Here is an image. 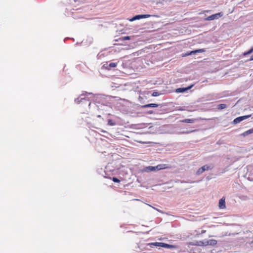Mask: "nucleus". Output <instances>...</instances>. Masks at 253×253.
<instances>
[{
	"label": "nucleus",
	"mask_w": 253,
	"mask_h": 253,
	"mask_svg": "<svg viewBox=\"0 0 253 253\" xmlns=\"http://www.w3.org/2000/svg\"><path fill=\"white\" fill-rule=\"evenodd\" d=\"M151 16V15L149 14H143V15H136L135 16L133 17L131 19H130V21H133L136 19H139L141 18H149Z\"/></svg>",
	"instance_id": "6"
},
{
	"label": "nucleus",
	"mask_w": 253,
	"mask_h": 253,
	"mask_svg": "<svg viewBox=\"0 0 253 253\" xmlns=\"http://www.w3.org/2000/svg\"><path fill=\"white\" fill-rule=\"evenodd\" d=\"M189 246H204V243L203 241H195L190 242L188 243Z\"/></svg>",
	"instance_id": "8"
},
{
	"label": "nucleus",
	"mask_w": 253,
	"mask_h": 253,
	"mask_svg": "<svg viewBox=\"0 0 253 253\" xmlns=\"http://www.w3.org/2000/svg\"><path fill=\"white\" fill-rule=\"evenodd\" d=\"M195 121H196V119H188L183 120L181 122L182 123H193L195 122Z\"/></svg>",
	"instance_id": "13"
},
{
	"label": "nucleus",
	"mask_w": 253,
	"mask_h": 253,
	"mask_svg": "<svg viewBox=\"0 0 253 253\" xmlns=\"http://www.w3.org/2000/svg\"><path fill=\"white\" fill-rule=\"evenodd\" d=\"M157 169H156V166H149L145 168V171L146 172H150L152 171H157Z\"/></svg>",
	"instance_id": "10"
},
{
	"label": "nucleus",
	"mask_w": 253,
	"mask_h": 253,
	"mask_svg": "<svg viewBox=\"0 0 253 253\" xmlns=\"http://www.w3.org/2000/svg\"><path fill=\"white\" fill-rule=\"evenodd\" d=\"M204 246H207L208 245L210 246H215L217 244V241L214 239H210L209 240H207L205 242H204Z\"/></svg>",
	"instance_id": "5"
},
{
	"label": "nucleus",
	"mask_w": 253,
	"mask_h": 253,
	"mask_svg": "<svg viewBox=\"0 0 253 253\" xmlns=\"http://www.w3.org/2000/svg\"><path fill=\"white\" fill-rule=\"evenodd\" d=\"M213 167L212 165L208 166L207 165H204V166L202 167V168L204 169V171L211 170L212 169Z\"/></svg>",
	"instance_id": "14"
},
{
	"label": "nucleus",
	"mask_w": 253,
	"mask_h": 253,
	"mask_svg": "<svg viewBox=\"0 0 253 253\" xmlns=\"http://www.w3.org/2000/svg\"><path fill=\"white\" fill-rule=\"evenodd\" d=\"M223 16V13L222 12H219L218 13H216L214 14H212L210 15L207 18H205V20L207 21H211L215 19H218L219 17H221Z\"/></svg>",
	"instance_id": "1"
},
{
	"label": "nucleus",
	"mask_w": 253,
	"mask_h": 253,
	"mask_svg": "<svg viewBox=\"0 0 253 253\" xmlns=\"http://www.w3.org/2000/svg\"><path fill=\"white\" fill-rule=\"evenodd\" d=\"M156 169L158 170L164 169H170L171 166L167 164H159L156 166Z\"/></svg>",
	"instance_id": "7"
},
{
	"label": "nucleus",
	"mask_w": 253,
	"mask_h": 253,
	"mask_svg": "<svg viewBox=\"0 0 253 253\" xmlns=\"http://www.w3.org/2000/svg\"><path fill=\"white\" fill-rule=\"evenodd\" d=\"M117 66V64L116 63H114V62H111L110 63L109 65H108V67L111 68H115Z\"/></svg>",
	"instance_id": "19"
},
{
	"label": "nucleus",
	"mask_w": 253,
	"mask_h": 253,
	"mask_svg": "<svg viewBox=\"0 0 253 253\" xmlns=\"http://www.w3.org/2000/svg\"><path fill=\"white\" fill-rule=\"evenodd\" d=\"M226 107V105L225 104H220L218 106V109L219 110H222L225 109Z\"/></svg>",
	"instance_id": "17"
},
{
	"label": "nucleus",
	"mask_w": 253,
	"mask_h": 253,
	"mask_svg": "<svg viewBox=\"0 0 253 253\" xmlns=\"http://www.w3.org/2000/svg\"><path fill=\"white\" fill-rule=\"evenodd\" d=\"M158 95V93L157 92H153V94H152V96H157Z\"/></svg>",
	"instance_id": "23"
},
{
	"label": "nucleus",
	"mask_w": 253,
	"mask_h": 253,
	"mask_svg": "<svg viewBox=\"0 0 253 253\" xmlns=\"http://www.w3.org/2000/svg\"><path fill=\"white\" fill-rule=\"evenodd\" d=\"M108 124L110 126H114L115 123L112 120H109L108 121Z\"/></svg>",
	"instance_id": "20"
},
{
	"label": "nucleus",
	"mask_w": 253,
	"mask_h": 253,
	"mask_svg": "<svg viewBox=\"0 0 253 253\" xmlns=\"http://www.w3.org/2000/svg\"><path fill=\"white\" fill-rule=\"evenodd\" d=\"M206 232V230H202V231H201V233L200 234H197V236L198 237V236H199V235L204 234V233H205Z\"/></svg>",
	"instance_id": "22"
},
{
	"label": "nucleus",
	"mask_w": 253,
	"mask_h": 253,
	"mask_svg": "<svg viewBox=\"0 0 253 253\" xmlns=\"http://www.w3.org/2000/svg\"><path fill=\"white\" fill-rule=\"evenodd\" d=\"M158 104L156 103H150L146 104L142 106V108H148V107H158Z\"/></svg>",
	"instance_id": "11"
},
{
	"label": "nucleus",
	"mask_w": 253,
	"mask_h": 253,
	"mask_svg": "<svg viewBox=\"0 0 253 253\" xmlns=\"http://www.w3.org/2000/svg\"><path fill=\"white\" fill-rule=\"evenodd\" d=\"M130 39V36H125L121 37L119 39V41H124L125 40H129Z\"/></svg>",
	"instance_id": "15"
},
{
	"label": "nucleus",
	"mask_w": 253,
	"mask_h": 253,
	"mask_svg": "<svg viewBox=\"0 0 253 253\" xmlns=\"http://www.w3.org/2000/svg\"><path fill=\"white\" fill-rule=\"evenodd\" d=\"M218 207L220 209H225L226 208L225 198L222 197L220 199L218 203Z\"/></svg>",
	"instance_id": "4"
},
{
	"label": "nucleus",
	"mask_w": 253,
	"mask_h": 253,
	"mask_svg": "<svg viewBox=\"0 0 253 253\" xmlns=\"http://www.w3.org/2000/svg\"><path fill=\"white\" fill-rule=\"evenodd\" d=\"M253 133V127L250 129H249L243 133H242L241 135L243 136H246L247 135H248L251 133Z\"/></svg>",
	"instance_id": "12"
},
{
	"label": "nucleus",
	"mask_w": 253,
	"mask_h": 253,
	"mask_svg": "<svg viewBox=\"0 0 253 253\" xmlns=\"http://www.w3.org/2000/svg\"><path fill=\"white\" fill-rule=\"evenodd\" d=\"M250 61H252L253 60V54L252 55V56L251 57V58L250 59Z\"/></svg>",
	"instance_id": "24"
},
{
	"label": "nucleus",
	"mask_w": 253,
	"mask_h": 253,
	"mask_svg": "<svg viewBox=\"0 0 253 253\" xmlns=\"http://www.w3.org/2000/svg\"><path fill=\"white\" fill-rule=\"evenodd\" d=\"M205 171H204V169H203L202 167L199 168L197 171H196V174L197 175H199L201 173H202L203 172H204Z\"/></svg>",
	"instance_id": "16"
},
{
	"label": "nucleus",
	"mask_w": 253,
	"mask_h": 253,
	"mask_svg": "<svg viewBox=\"0 0 253 253\" xmlns=\"http://www.w3.org/2000/svg\"><path fill=\"white\" fill-rule=\"evenodd\" d=\"M112 180H113L114 182H117V183H119V182H120V180L118 178H116V177H113L112 178Z\"/></svg>",
	"instance_id": "21"
},
{
	"label": "nucleus",
	"mask_w": 253,
	"mask_h": 253,
	"mask_svg": "<svg viewBox=\"0 0 253 253\" xmlns=\"http://www.w3.org/2000/svg\"><path fill=\"white\" fill-rule=\"evenodd\" d=\"M193 86L194 84H192L187 87H179L176 89L175 92L176 93H182L191 89Z\"/></svg>",
	"instance_id": "3"
},
{
	"label": "nucleus",
	"mask_w": 253,
	"mask_h": 253,
	"mask_svg": "<svg viewBox=\"0 0 253 253\" xmlns=\"http://www.w3.org/2000/svg\"><path fill=\"white\" fill-rule=\"evenodd\" d=\"M253 51V48H251L248 51L245 52L243 53L244 56H246L249 54H251Z\"/></svg>",
	"instance_id": "18"
},
{
	"label": "nucleus",
	"mask_w": 253,
	"mask_h": 253,
	"mask_svg": "<svg viewBox=\"0 0 253 253\" xmlns=\"http://www.w3.org/2000/svg\"><path fill=\"white\" fill-rule=\"evenodd\" d=\"M251 115H246V116H243L239 117L236 118V119H235L233 120V123L234 124H238V123H240L241 121L244 120L245 119L249 118L250 117H251Z\"/></svg>",
	"instance_id": "2"
},
{
	"label": "nucleus",
	"mask_w": 253,
	"mask_h": 253,
	"mask_svg": "<svg viewBox=\"0 0 253 253\" xmlns=\"http://www.w3.org/2000/svg\"><path fill=\"white\" fill-rule=\"evenodd\" d=\"M205 51V49H204V48L197 49V50H195L191 51H190L189 53H186L185 56L190 55H191V54H194V53H198V52H204Z\"/></svg>",
	"instance_id": "9"
}]
</instances>
